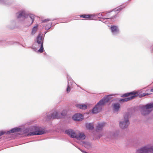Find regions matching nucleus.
<instances>
[{
	"mask_svg": "<svg viewBox=\"0 0 153 153\" xmlns=\"http://www.w3.org/2000/svg\"><path fill=\"white\" fill-rule=\"evenodd\" d=\"M110 29L112 33L117 32L119 31V29L117 26H111L110 27Z\"/></svg>",
	"mask_w": 153,
	"mask_h": 153,
	"instance_id": "obj_14",
	"label": "nucleus"
},
{
	"mask_svg": "<svg viewBox=\"0 0 153 153\" xmlns=\"http://www.w3.org/2000/svg\"><path fill=\"white\" fill-rule=\"evenodd\" d=\"M83 152V153H88L85 152Z\"/></svg>",
	"mask_w": 153,
	"mask_h": 153,
	"instance_id": "obj_29",
	"label": "nucleus"
},
{
	"mask_svg": "<svg viewBox=\"0 0 153 153\" xmlns=\"http://www.w3.org/2000/svg\"><path fill=\"white\" fill-rule=\"evenodd\" d=\"M50 21V20L48 19H45L42 20V22H49Z\"/></svg>",
	"mask_w": 153,
	"mask_h": 153,
	"instance_id": "obj_24",
	"label": "nucleus"
},
{
	"mask_svg": "<svg viewBox=\"0 0 153 153\" xmlns=\"http://www.w3.org/2000/svg\"><path fill=\"white\" fill-rule=\"evenodd\" d=\"M5 133V132L3 131H0V136H2Z\"/></svg>",
	"mask_w": 153,
	"mask_h": 153,
	"instance_id": "obj_25",
	"label": "nucleus"
},
{
	"mask_svg": "<svg viewBox=\"0 0 153 153\" xmlns=\"http://www.w3.org/2000/svg\"><path fill=\"white\" fill-rule=\"evenodd\" d=\"M33 131L28 134L27 136H30L31 135H39L44 134L45 133V131L40 127L36 126H33L32 128Z\"/></svg>",
	"mask_w": 153,
	"mask_h": 153,
	"instance_id": "obj_3",
	"label": "nucleus"
},
{
	"mask_svg": "<svg viewBox=\"0 0 153 153\" xmlns=\"http://www.w3.org/2000/svg\"><path fill=\"white\" fill-rule=\"evenodd\" d=\"M38 25H37L36 26L33 27L32 29L31 33L33 35H34L36 32L37 30Z\"/></svg>",
	"mask_w": 153,
	"mask_h": 153,
	"instance_id": "obj_19",
	"label": "nucleus"
},
{
	"mask_svg": "<svg viewBox=\"0 0 153 153\" xmlns=\"http://www.w3.org/2000/svg\"><path fill=\"white\" fill-rule=\"evenodd\" d=\"M65 133L70 136L71 137L76 138L77 139L79 140H84L85 138V136L83 133L79 132L78 133L76 134L71 129L65 131Z\"/></svg>",
	"mask_w": 153,
	"mask_h": 153,
	"instance_id": "obj_1",
	"label": "nucleus"
},
{
	"mask_svg": "<svg viewBox=\"0 0 153 153\" xmlns=\"http://www.w3.org/2000/svg\"><path fill=\"white\" fill-rule=\"evenodd\" d=\"M17 18H18L21 17H24L26 18L27 16V15L25 13V11H20L18 13H17Z\"/></svg>",
	"mask_w": 153,
	"mask_h": 153,
	"instance_id": "obj_12",
	"label": "nucleus"
},
{
	"mask_svg": "<svg viewBox=\"0 0 153 153\" xmlns=\"http://www.w3.org/2000/svg\"><path fill=\"white\" fill-rule=\"evenodd\" d=\"M114 110L115 111H118L120 108V105L119 103H115L113 105Z\"/></svg>",
	"mask_w": 153,
	"mask_h": 153,
	"instance_id": "obj_16",
	"label": "nucleus"
},
{
	"mask_svg": "<svg viewBox=\"0 0 153 153\" xmlns=\"http://www.w3.org/2000/svg\"><path fill=\"white\" fill-rule=\"evenodd\" d=\"M115 13V11H112L111 13H110L109 15H111L112 14H113L114 13Z\"/></svg>",
	"mask_w": 153,
	"mask_h": 153,
	"instance_id": "obj_27",
	"label": "nucleus"
},
{
	"mask_svg": "<svg viewBox=\"0 0 153 153\" xmlns=\"http://www.w3.org/2000/svg\"><path fill=\"white\" fill-rule=\"evenodd\" d=\"M44 51V48L43 47V43H42V45H41V47L40 48V49L38 51L41 53H42Z\"/></svg>",
	"mask_w": 153,
	"mask_h": 153,
	"instance_id": "obj_20",
	"label": "nucleus"
},
{
	"mask_svg": "<svg viewBox=\"0 0 153 153\" xmlns=\"http://www.w3.org/2000/svg\"><path fill=\"white\" fill-rule=\"evenodd\" d=\"M105 125L104 123H98L96 128V130L97 131H99L102 130V128Z\"/></svg>",
	"mask_w": 153,
	"mask_h": 153,
	"instance_id": "obj_13",
	"label": "nucleus"
},
{
	"mask_svg": "<svg viewBox=\"0 0 153 153\" xmlns=\"http://www.w3.org/2000/svg\"><path fill=\"white\" fill-rule=\"evenodd\" d=\"M42 37V34L41 33H39L37 36L36 39V42L38 44L41 45L42 43H43Z\"/></svg>",
	"mask_w": 153,
	"mask_h": 153,
	"instance_id": "obj_11",
	"label": "nucleus"
},
{
	"mask_svg": "<svg viewBox=\"0 0 153 153\" xmlns=\"http://www.w3.org/2000/svg\"><path fill=\"white\" fill-rule=\"evenodd\" d=\"M128 114H126L124 116L123 120L120 122V126L122 128L124 129L127 128L129 125V123L128 120Z\"/></svg>",
	"mask_w": 153,
	"mask_h": 153,
	"instance_id": "obj_7",
	"label": "nucleus"
},
{
	"mask_svg": "<svg viewBox=\"0 0 153 153\" xmlns=\"http://www.w3.org/2000/svg\"><path fill=\"white\" fill-rule=\"evenodd\" d=\"M150 91H151V92H153V89H151L150 90Z\"/></svg>",
	"mask_w": 153,
	"mask_h": 153,
	"instance_id": "obj_28",
	"label": "nucleus"
},
{
	"mask_svg": "<svg viewBox=\"0 0 153 153\" xmlns=\"http://www.w3.org/2000/svg\"><path fill=\"white\" fill-rule=\"evenodd\" d=\"M71 91V87L69 85H68L67 86V88L66 89V91L67 93H68Z\"/></svg>",
	"mask_w": 153,
	"mask_h": 153,
	"instance_id": "obj_23",
	"label": "nucleus"
},
{
	"mask_svg": "<svg viewBox=\"0 0 153 153\" xmlns=\"http://www.w3.org/2000/svg\"><path fill=\"white\" fill-rule=\"evenodd\" d=\"M137 153H153V146H147L137 150Z\"/></svg>",
	"mask_w": 153,
	"mask_h": 153,
	"instance_id": "obj_5",
	"label": "nucleus"
},
{
	"mask_svg": "<svg viewBox=\"0 0 153 153\" xmlns=\"http://www.w3.org/2000/svg\"><path fill=\"white\" fill-rule=\"evenodd\" d=\"M153 110V103H150L146 105L145 107L141 111L142 114L145 115L149 114Z\"/></svg>",
	"mask_w": 153,
	"mask_h": 153,
	"instance_id": "obj_6",
	"label": "nucleus"
},
{
	"mask_svg": "<svg viewBox=\"0 0 153 153\" xmlns=\"http://www.w3.org/2000/svg\"><path fill=\"white\" fill-rule=\"evenodd\" d=\"M114 16H112L110 18H104V19H112L113 18V17H114Z\"/></svg>",
	"mask_w": 153,
	"mask_h": 153,
	"instance_id": "obj_26",
	"label": "nucleus"
},
{
	"mask_svg": "<svg viewBox=\"0 0 153 153\" xmlns=\"http://www.w3.org/2000/svg\"><path fill=\"white\" fill-rule=\"evenodd\" d=\"M76 106L78 108L82 109H85L87 108V106L85 105H76Z\"/></svg>",
	"mask_w": 153,
	"mask_h": 153,
	"instance_id": "obj_15",
	"label": "nucleus"
},
{
	"mask_svg": "<svg viewBox=\"0 0 153 153\" xmlns=\"http://www.w3.org/2000/svg\"><path fill=\"white\" fill-rule=\"evenodd\" d=\"M138 94V93L137 92L133 91L131 92L130 93H126L125 94H124L123 95V97H127L130 95H131V96L130 97L120 100L119 101L120 102H125L131 100L132 99H133L135 97H136L137 96V94Z\"/></svg>",
	"mask_w": 153,
	"mask_h": 153,
	"instance_id": "obj_4",
	"label": "nucleus"
},
{
	"mask_svg": "<svg viewBox=\"0 0 153 153\" xmlns=\"http://www.w3.org/2000/svg\"><path fill=\"white\" fill-rule=\"evenodd\" d=\"M151 94V93H143V94H141L139 96V97H143L146 95H148Z\"/></svg>",
	"mask_w": 153,
	"mask_h": 153,
	"instance_id": "obj_21",
	"label": "nucleus"
},
{
	"mask_svg": "<svg viewBox=\"0 0 153 153\" xmlns=\"http://www.w3.org/2000/svg\"><path fill=\"white\" fill-rule=\"evenodd\" d=\"M115 15H116V13H115Z\"/></svg>",
	"mask_w": 153,
	"mask_h": 153,
	"instance_id": "obj_30",
	"label": "nucleus"
},
{
	"mask_svg": "<svg viewBox=\"0 0 153 153\" xmlns=\"http://www.w3.org/2000/svg\"><path fill=\"white\" fill-rule=\"evenodd\" d=\"M109 100L107 98L102 100L98 102L97 105L93 108L92 110V112L94 114L100 112L102 109V106Z\"/></svg>",
	"mask_w": 153,
	"mask_h": 153,
	"instance_id": "obj_2",
	"label": "nucleus"
},
{
	"mask_svg": "<svg viewBox=\"0 0 153 153\" xmlns=\"http://www.w3.org/2000/svg\"><path fill=\"white\" fill-rule=\"evenodd\" d=\"M64 115L62 114H58L57 112L54 111L52 112L50 116L48 117V119L49 120H52L55 119H59L62 117Z\"/></svg>",
	"mask_w": 153,
	"mask_h": 153,
	"instance_id": "obj_8",
	"label": "nucleus"
},
{
	"mask_svg": "<svg viewBox=\"0 0 153 153\" xmlns=\"http://www.w3.org/2000/svg\"><path fill=\"white\" fill-rule=\"evenodd\" d=\"M80 16L87 20H92L94 19V16L92 14H83L80 15Z\"/></svg>",
	"mask_w": 153,
	"mask_h": 153,
	"instance_id": "obj_9",
	"label": "nucleus"
},
{
	"mask_svg": "<svg viewBox=\"0 0 153 153\" xmlns=\"http://www.w3.org/2000/svg\"><path fill=\"white\" fill-rule=\"evenodd\" d=\"M17 131V129L16 128H13L10 131H9L8 132L9 133H14L16 132Z\"/></svg>",
	"mask_w": 153,
	"mask_h": 153,
	"instance_id": "obj_22",
	"label": "nucleus"
},
{
	"mask_svg": "<svg viewBox=\"0 0 153 153\" xmlns=\"http://www.w3.org/2000/svg\"><path fill=\"white\" fill-rule=\"evenodd\" d=\"M29 24L30 25H31L33 22L34 20V16L33 15H31L29 16Z\"/></svg>",
	"mask_w": 153,
	"mask_h": 153,
	"instance_id": "obj_18",
	"label": "nucleus"
},
{
	"mask_svg": "<svg viewBox=\"0 0 153 153\" xmlns=\"http://www.w3.org/2000/svg\"><path fill=\"white\" fill-rule=\"evenodd\" d=\"M152 47H153V46Z\"/></svg>",
	"mask_w": 153,
	"mask_h": 153,
	"instance_id": "obj_31",
	"label": "nucleus"
},
{
	"mask_svg": "<svg viewBox=\"0 0 153 153\" xmlns=\"http://www.w3.org/2000/svg\"><path fill=\"white\" fill-rule=\"evenodd\" d=\"M73 119L75 121H79L83 119V116L80 114H76L73 117Z\"/></svg>",
	"mask_w": 153,
	"mask_h": 153,
	"instance_id": "obj_10",
	"label": "nucleus"
},
{
	"mask_svg": "<svg viewBox=\"0 0 153 153\" xmlns=\"http://www.w3.org/2000/svg\"><path fill=\"white\" fill-rule=\"evenodd\" d=\"M86 128L88 129H92L94 128V125L93 124L87 123L86 124Z\"/></svg>",
	"mask_w": 153,
	"mask_h": 153,
	"instance_id": "obj_17",
	"label": "nucleus"
}]
</instances>
